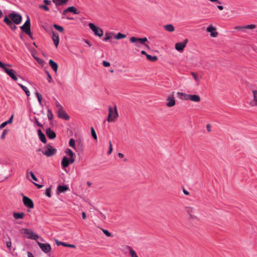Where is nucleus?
I'll list each match as a JSON object with an SVG mask.
<instances>
[{
  "mask_svg": "<svg viewBox=\"0 0 257 257\" xmlns=\"http://www.w3.org/2000/svg\"><path fill=\"white\" fill-rule=\"evenodd\" d=\"M102 65L104 67H109L110 66V63L109 62L103 61L102 62Z\"/></svg>",
  "mask_w": 257,
  "mask_h": 257,
  "instance_id": "53",
  "label": "nucleus"
},
{
  "mask_svg": "<svg viewBox=\"0 0 257 257\" xmlns=\"http://www.w3.org/2000/svg\"><path fill=\"white\" fill-rule=\"evenodd\" d=\"M235 29H237V30H242V29H244V26H236L235 27Z\"/></svg>",
  "mask_w": 257,
  "mask_h": 257,
  "instance_id": "58",
  "label": "nucleus"
},
{
  "mask_svg": "<svg viewBox=\"0 0 257 257\" xmlns=\"http://www.w3.org/2000/svg\"><path fill=\"white\" fill-rule=\"evenodd\" d=\"M68 0H53V2L57 6H61L66 4Z\"/></svg>",
  "mask_w": 257,
  "mask_h": 257,
  "instance_id": "30",
  "label": "nucleus"
},
{
  "mask_svg": "<svg viewBox=\"0 0 257 257\" xmlns=\"http://www.w3.org/2000/svg\"><path fill=\"white\" fill-rule=\"evenodd\" d=\"M47 116H48V119L50 120H51L53 119V114L52 113V112L49 109L48 110Z\"/></svg>",
  "mask_w": 257,
  "mask_h": 257,
  "instance_id": "40",
  "label": "nucleus"
},
{
  "mask_svg": "<svg viewBox=\"0 0 257 257\" xmlns=\"http://www.w3.org/2000/svg\"><path fill=\"white\" fill-rule=\"evenodd\" d=\"M117 155H118V157H119L120 158H123L124 157L123 155L121 153H118Z\"/></svg>",
  "mask_w": 257,
  "mask_h": 257,
  "instance_id": "63",
  "label": "nucleus"
},
{
  "mask_svg": "<svg viewBox=\"0 0 257 257\" xmlns=\"http://www.w3.org/2000/svg\"><path fill=\"white\" fill-rule=\"evenodd\" d=\"M75 141L73 139H71L69 140V145L70 147H72L73 149H75Z\"/></svg>",
  "mask_w": 257,
  "mask_h": 257,
  "instance_id": "41",
  "label": "nucleus"
},
{
  "mask_svg": "<svg viewBox=\"0 0 257 257\" xmlns=\"http://www.w3.org/2000/svg\"><path fill=\"white\" fill-rule=\"evenodd\" d=\"M34 184L38 188H41L43 187L42 185L38 184L37 183H34Z\"/></svg>",
  "mask_w": 257,
  "mask_h": 257,
  "instance_id": "62",
  "label": "nucleus"
},
{
  "mask_svg": "<svg viewBox=\"0 0 257 257\" xmlns=\"http://www.w3.org/2000/svg\"><path fill=\"white\" fill-rule=\"evenodd\" d=\"M35 123L37 124V125H38V126H40V127H42V124H41V123L39 122V121L38 120V119H37L36 118H35Z\"/></svg>",
  "mask_w": 257,
  "mask_h": 257,
  "instance_id": "55",
  "label": "nucleus"
},
{
  "mask_svg": "<svg viewBox=\"0 0 257 257\" xmlns=\"http://www.w3.org/2000/svg\"><path fill=\"white\" fill-rule=\"evenodd\" d=\"M14 117V115H12L11 117L9 118V119L8 121H5L3 122L0 125V130L3 128L4 127H5L8 124H10L13 121V119Z\"/></svg>",
  "mask_w": 257,
  "mask_h": 257,
  "instance_id": "26",
  "label": "nucleus"
},
{
  "mask_svg": "<svg viewBox=\"0 0 257 257\" xmlns=\"http://www.w3.org/2000/svg\"><path fill=\"white\" fill-rule=\"evenodd\" d=\"M23 201L24 205L30 208H33L34 207V203L33 201L27 196H23Z\"/></svg>",
  "mask_w": 257,
  "mask_h": 257,
  "instance_id": "13",
  "label": "nucleus"
},
{
  "mask_svg": "<svg viewBox=\"0 0 257 257\" xmlns=\"http://www.w3.org/2000/svg\"><path fill=\"white\" fill-rule=\"evenodd\" d=\"M27 253H28V257H35L33 255V253L32 252H31L30 251H28Z\"/></svg>",
  "mask_w": 257,
  "mask_h": 257,
  "instance_id": "61",
  "label": "nucleus"
},
{
  "mask_svg": "<svg viewBox=\"0 0 257 257\" xmlns=\"http://www.w3.org/2000/svg\"><path fill=\"white\" fill-rule=\"evenodd\" d=\"M118 117L116 107L115 106L114 109L111 107H109V114L107 118V121L109 122L113 121L114 119Z\"/></svg>",
  "mask_w": 257,
  "mask_h": 257,
  "instance_id": "5",
  "label": "nucleus"
},
{
  "mask_svg": "<svg viewBox=\"0 0 257 257\" xmlns=\"http://www.w3.org/2000/svg\"><path fill=\"white\" fill-rule=\"evenodd\" d=\"M131 248V246L129 245H125L122 247L121 248V252L124 254H126L127 252H129L130 249Z\"/></svg>",
  "mask_w": 257,
  "mask_h": 257,
  "instance_id": "32",
  "label": "nucleus"
},
{
  "mask_svg": "<svg viewBox=\"0 0 257 257\" xmlns=\"http://www.w3.org/2000/svg\"><path fill=\"white\" fill-rule=\"evenodd\" d=\"M66 247H71V248H76L75 245L72 244H67L66 245Z\"/></svg>",
  "mask_w": 257,
  "mask_h": 257,
  "instance_id": "56",
  "label": "nucleus"
},
{
  "mask_svg": "<svg viewBox=\"0 0 257 257\" xmlns=\"http://www.w3.org/2000/svg\"><path fill=\"white\" fill-rule=\"evenodd\" d=\"M49 63L52 69L56 73L58 69L57 64L51 59L49 60Z\"/></svg>",
  "mask_w": 257,
  "mask_h": 257,
  "instance_id": "25",
  "label": "nucleus"
},
{
  "mask_svg": "<svg viewBox=\"0 0 257 257\" xmlns=\"http://www.w3.org/2000/svg\"><path fill=\"white\" fill-rule=\"evenodd\" d=\"M58 117L65 120H68L69 119V116L64 111L63 108H60L58 111Z\"/></svg>",
  "mask_w": 257,
  "mask_h": 257,
  "instance_id": "15",
  "label": "nucleus"
},
{
  "mask_svg": "<svg viewBox=\"0 0 257 257\" xmlns=\"http://www.w3.org/2000/svg\"><path fill=\"white\" fill-rule=\"evenodd\" d=\"M56 106L58 107L59 109H60V108H63L62 106L58 101L56 102Z\"/></svg>",
  "mask_w": 257,
  "mask_h": 257,
  "instance_id": "57",
  "label": "nucleus"
},
{
  "mask_svg": "<svg viewBox=\"0 0 257 257\" xmlns=\"http://www.w3.org/2000/svg\"><path fill=\"white\" fill-rule=\"evenodd\" d=\"M91 135H92V137H93V138L94 139V140H97V135H96V134L95 132V130L93 128V127H91Z\"/></svg>",
  "mask_w": 257,
  "mask_h": 257,
  "instance_id": "39",
  "label": "nucleus"
},
{
  "mask_svg": "<svg viewBox=\"0 0 257 257\" xmlns=\"http://www.w3.org/2000/svg\"><path fill=\"white\" fill-rule=\"evenodd\" d=\"M21 233L29 239L37 240L39 238V236L30 229L22 228L21 230Z\"/></svg>",
  "mask_w": 257,
  "mask_h": 257,
  "instance_id": "1",
  "label": "nucleus"
},
{
  "mask_svg": "<svg viewBox=\"0 0 257 257\" xmlns=\"http://www.w3.org/2000/svg\"><path fill=\"white\" fill-rule=\"evenodd\" d=\"M183 193L186 195H189L190 194V193L185 189H183Z\"/></svg>",
  "mask_w": 257,
  "mask_h": 257,
  "instance_id": "60",
  "label": "nucleus"
},
{
  "mask_svg": "<svg viewBox=\"0 0 257 257\" xmlns=\"http://www.w3.org/2000/svg\"><path fill=\"white\" fill-rule=\"evenodd\" d=\"M46 134L47 136L50 139H54L56 137L55 133L54 131H53L50 128H48L46 130Z\"/></svg>",
  "mask_w": 257,
  "mask_h": 257,
  "instance_id": "20",
  "label": "nucleus"
},
{
  "mask_svg": "<svg viewBox=\"0 0 257 257\" xmlns=\"http://www.w3.org/2000/svg\"><path fill=\"white\" fill-rule=\"evenodd\" d=\"M112 151V144L111 142L110 141L109 142V150L108 151V154H110Z\"/></svg>",
  "mask_w": 257,
  "mask_h": 257,
  "instance_id": "49",
  "label": "nucleus"
},
{
  "mask_svg": "<svg viewBox=\"0 0 257 257\" xmlns=\"http://www.w3.org/2000/svg\"><path fill=\"white\" fill-rule=\"evenodd\" d=\"M18 85L22 88V89L25 91L27 96H29L30 95V92L28 89L23 85L19 83Z\"/></svg>",
  "mask_w": 257,
  "mask_h": 257,
  "instance_id": "35",
  "label": "nucleus"
},
{
  "mask_svg": "<svg viewBox=\"0 0 257 257\" xmlns=\"http://www.w3.org/2000/svg\"><path fill=\"white\" fill-rule=\"evenodd\" d=\"M24 216L25 213L24 212H14L13 213V216L16 219H23L24 217Z\"/></svg>",
  "mask_w": 257,
  "mask_h": 257,
  "instance_id": "27",
  "label": "nucleus"
},
{
  "mask_svg": "<svg viewBox=\"0 0 257 257\" xmlns=\"http://www.w3.org/2000/svg\"><path fill=\"white\" fill-rule=\"evenodd\" d=\"M6 66L11 67L12 65L10 64H4V67H1L3 68L5 72L14 81H17L18 78L15 74V72L13 69H8Z\"/></svg>",
  "mask_w": 257,
  "mask_h": 257,
  "instance_id": "3",
  "label": "nucleus"
},
{
  "mask_svg": "<svg viewBox=\"0 0 257 257\" xmlns=\"http://www.w3.org/2000/svg\"><path fill=\"white\" fill-rule=\"evenodd\" d=\"M74 162H71V159H68L67 157H64L62 160L61 165L63 168L67 167L70 164H72Z\"/></svg>",
  "mask_w": 257,
  "mask_h": 257,
  "instance_id": "19",
  "label": "nucleus"
},
{
  "mask_svg": "<svg viewBox=\"0 0 257 257\" xmlns=\"http://www.w3.org/2000/svg\"><path fill=\"white\" fill-rule=\"evenodd\" d=\"M167 101L168 102L166 103V106L168 107H173L176 104V101L173 95L168 96L167 98Z\"/></svg>",
  "mask_w": 257,
  "mask_h": 257,
  "instance_id": "17",
  "label": "nucleus"
},
{
  "mask_svg": "<svg viewBox=\"0 0 257 257\" xmlns=\"http://www.w3.org/2000/svg\"><path fill=\"white\" fill-rule=\"evenodd\" d=\"M35 94L37 97V98H38L39 103L41 104V102H42V95L38 92H36Z\"/></svg>",
  "mask_w": 257,
  "mask_h": 257,
  "instance_id": "43",
  "label": "nucleus"
},
{
  "mask_svg": "<svg viewBox=\"0 0 257 257\" xmlns=\"http://www.w3.org/2000/svg\"><path fill=\"white\" fill-rule=\"evenodd\" d=\"M65 153L70 157L71 162L75 161V154L70 149H67L65 151Z\"/></svg>",
  "mask_w": 257,
  "mask_h": 257,
  "instance_id": "23",
  "label": "nucleus"
},
{
  "mask_svg": "<svg viewBox=\"0 0 257 257\" xmlns=\"http://www.w3.org/2000/svg\"><path fill=\"white\" fill-rule=\"evenodd\" d=\"M89 28L93 32L94 35L99 37H101L103 35V31L101 28L96 26L94 24L90 23L88 24Z\"/></svg>",
  "mask_w": 257,
  "mask_h": 257,
  "instance_id": "2",
  "label": "nucleus"
},
{
  "mask_svg": "<svg viewBox=\"0 0 257 257\" xmlns=\"http://www.w3.org/2000/svg\"><path fill=\"white\" fill-rule=\"evenodd\" d=\"M102 231L107 236L110 237L111 236V233L107 230L102 229Z\"/></svg>",
  "mask_w": 257,
  "mask_h": 257,
  "instance_id": "50",
  "label": "nucleus"
},
{
  "mask_svg": "<svg viewBox=\"0 0 257 257\" xmlns=\"http://www.w3.org/2000/svg\"><path fill=\"white\" fill-rule=\"evenodd\" d=\"M44 3L47 5H49L51 4V2L49 0H44Z\"/></svg>",
  "mask_w": 257,
  "mask_h": 257,
  "instance_id": "59",
  "label": "nucleus"
},
{
  "mask_svg": "<svg viewBox=\"0 0 257 257\" xmlns=\"http://www.w3.org/2000/svg\"><path fill=\"white\" fill-rule=\"evenodd\" d=\"M128 253L131 257H138L136 251L132 247Z\"/></svg>",
  "mask_w": 257,
  "mask_h": 257,
  "instance_id": "37",
  "label": "nucleus"
},
{
  "mask_svg": "<svg viewBox=\"0 0 257 257\" xmlns=\"http://www.w3.org/2000/svg\"><path fill=\"white\" fill-rule=\"evenodd\" d=\"M187 98L188 100H191L194 102H199L201 100L200 96L197 94H189Z\"/></svg>",
  "mask_w": 257,
  "mask_h": 257,
  "instance_id": "18",
  "label": "nucleus"
},
{
  "mask_svg": "<svg viewBox=\"0 0 257 257\" xmlns=\"http://www.w3.org/2000/svg\"><path fill=\"white\" fill-rule=\"evenodd\" d=\"M4 22L13 30H15L17 28V27L14 24V23L8 17V16H5L4 19Z\"/></svg>",
  "mask_w": 257,
  "mask_h": 257,
  "instance_id": "14",
  "label": "nucleus"
},
{
  "mask_svg": "<svg viewBox=\"0 0 257 257\" xmlns=\"http://www.w3.org/2000/svg\"><path fill=\"white\" fill-rule=\"evenodd\" d=\"M52 40L55 46L57 48L59 43V35L57 33L53 32L52 34Z\"/></svg>",
  "mask_w": 257,
  "mask_h": 257,
  "instance_id": "22",
  "label": "nucleus"
},
{
  "mask_svg": "<svg viewBox=\"0 0 257 257\" xmlns=\"http://www.w3.org/2000/svg\"><path fill=\"white\" fill-rule=\"evenodd\" d=\"M38 244L42 250L45 253H48L51 250V247L48 243H43L38 242Z\"/></svg>",
  "mask_w": 257,
  "mask_h": 257,
  "instance_id": "12",
  "label": "nucleus"
},
{
  "mask_svg": "<svg viewBox=\"0 0 257 257\" xmlns=\"http://www.w3.org/2000/svg\"><path fill=\"white\" fill-rule=\"evenodd\" d=\"M177 95L179 98L181 99L185 100H188V96L189 94H186L183 92H177Z\"/></svg>",
  "mask_w": 257,
  "mask_h": 257,
  "instance_id": "28",
  "label": "nucleus"
},
{
  "mask_svg": "<svg viewBox=\"0 0 257 257\" xmlns=\"http://www.w3.org/2000/svg\"><path fill=\"white\" fill-rule=\"evenodd\" d=\"M45 194L46 196H47L49 197H50L51 196V188H47L46 189Z\"/></svg>",
  "mask_w": 257,
  "mask_h": 257,
  "instance_id": "45",
  "label": "nucleus"
},
{
  "mask_svg": "<svg viewBox=\"0 0 257 257\" xmlns=\"http://www.w3.org/2000/svg\"><path fill=\"white\" fill-rule=\"evenodd\" d=\"M39 8L40 9L44 10L45 11H46L47 12H48L50 10L49 8L46 5H40Z\"/></svg>",
  "mask_w": 257,
  "mask_h": 257,
  "instance_id": "47",
  "label": "nucleus"
},
{
  "mask_svg": "<svg viewBox=\"0 0 257 257\" xmlns=\"http://www.w3.org/2000/svg\"><path fill=\"white\" fill-rule=\"evenodd\" d=\"M38 134L39 139L41 141V142L44 144L46 143L47 140L45 136L41 131V130H39L38 131Z\"/></svg>",
  "mask_w": 257,
  "mask_h": 257,
  "instance_id": "24",
  "label": "nucleus"
},
{
  "mask_svg": "<svg viewBox=\"0 0 257 257\" xmlns=\"http://www.w3.org/2000/svg\"><path fill=\"white\" fill-rule=\"evenodd\" d=\"M251 92L252 99L249 104L251 107L257 108V90L253 89Z\"/></svg>",
  "mask_w": 257,
  "mask_h": 257,
  "instance_id": "9",
  "label": "nucleus"
},
{
  "mask_svg": "<svg viewBox=\"0 0 257 257\" xmlns=\"http://www.w3.org/2000/svg\"><path fill=\"white\" fill-rule=\"evenodd\" d=\"M188 40L185 39L182 43H177L175 44V49L178 51H182L186 46Z\"/></svg>",
  "mask_w": 257,
  "mask_h": 257,
  "instance_id": "16",
  "label": "nucleus"
},
{
  "mask_svg": "<svg viewBox=\"0 0 257 257\" xmlns=\"http://www.w3.org/2000/svg\"><path fill=\"white\" fill-rule=\"evenodd\" d=\"M185 210L189 216V218L192 219H197V216L195 213V209L193 207L188 206L185 208Z\"/></svg>",
  "mask_w": 257,
  "mask_h": 257,
  "instance_id": "10",
  "label": "nucleus"
},
{
  "mask_svg": "<svg viewBox=\"0 0 257 257\" xmlns=\"http://www.w3.org/2000/svg\"><path fill=\"white\" fill-rule=\"evenodd\" d=\"M126 38V35L120 33H118L114 36V38L116 40L124 39Z\"/></svg>",
  "mask_w": 257,
  "mask_h": 257,
  "instance_id": "36",
  "label": "nucleus"
},
{
  "mask_svg": "<svg viewBox=\"0 0 257 257\" xmlns=\"http://www.w3.org/2000/svg\"><path fill=\"white\" fill-rule=\"evenodd\" d=\"M68 189H69L68 187H67L66 186H61V185H59L58 187V188H57V190L59 192H65V191L68 190Z\"/></svg>",
  "mask_w": 257,
  "mask_h": 257,
  "instance_id": "31",
  "label": "nucleus"
},
{
  "mask_svg": "<svg viewBox=\"0 0 257 257\" xmlns=\"http://www.w3.org/2000/svg\"><path fill=\"white\" fill-rule=\"evenodd\" d=\"M255 28V26L254 25H247L245 26H244V29H253Z\"/></svg>",
  "mask_w": 257,
  "mask_h": 257,
  "instance_id": "48",
  "label": "nucleus"
},
{
  "mask_svg": "<svg viewBox=\"0 0 257 257\" xmlns=\"http://www.w3.org/2000/svg\"><path fill=\"white\" fill-rule=\"evenodd\" d=\"M130 41L131 43H135L136 45L139 46L138 45V43H140L142 45H145V43L148 41V39L146 37L141 38L132 37L130 38Z\"/></svg>",
  "mask_w": 257,
  "mask_h": 257,
  "instance_id": "8",
  "label": "nucleus"
},
{
  "mask_svg": "<svg viewBox=\"0 0 257 257\" xmlns=\"http://www.w3.org/2000/svg\"><path fill=\"white\" fill-rule=\"evenodd\" d=\"M21 29L26 34L29 35H31V23L29 17L25 24L21 27Z\"/></svg>",
  "mask_w": 257,
  "mask_h": 257,
  "instance_id": "7",
  "label": "nucleus"
},
{
  "mask_svg": "<svg viewBox=\"0 0 257 257\" xmlns=\"http://www.w3.org/2000/svg\"><path fill=\"white\" fill-rule=\"evenodd\" d=\"M30 174L32 177V178L35 181H37V179L36 178V177L35 176L34 174L33 173V172H30Z\"/></svg>",
  "mask_w": 257,
  "mask_h": 257,
  "instance_id": "52",
  "label": "nucleus"
},
{
  "mask_svg": "<svg viewBox=\"0 0 257 257\" xmlns=\"http://www.w3.org/2000/svg\"><path fill=\"white\" fill-rule=\"evenodd\" d=\"M53 27L60 32L63 33L64 32V28L60 26L54 24L53 25Z\"/></svg>",
  "mask_w": 257,
  "mask_h": 257,
  "instance_id": "38",
  "label": "nucleus"
},
{
  "mask_svg": "<svg viewBox=\"0 0 257 257\" xmlns=\"http://www.w3.org/2000/svg\"><path fill=\"white\" fill-rule=\"evenodd\" d=\"M57 152V150L52 147L50 145H47L46 150L43 152V154L47 157H51L54 156Z\"/></svg>",
  "mask_w": 257,
  "mask_h": 257,
  "instance_id": "6",
  "label": "nucleus"
},
{
  "mask_svg": "<svg viewBox=\"0 0 257 257\" xmlns=\"http://www.w3.org/2000/svg\"><path fill=\"white\" fill-rule=\"evenodd\" d=\"M8 17L16 25L19 24L22 21V16L15 12L10 13Z\"/></svg>",
  "mask_w": 257,
  "mask_h": 257,
  "instance_id": "4",
  "label": "nucleus"
},
{
  "mask_svg": "<svg viewBox=\"0 0 257 257\" xmlns=\"http://www.w3.org/2000/svg\"><path fill=\"white\" fill-rule=\"evenodd\" d=\"M68 12H72L73 13L75 14H79V12L77 11V10L74 7H69L68 8H67L66 10H65L63 12L62 14L63 15H66V14Z\"/></svg>",
  "mask_w": 257,
  "mask_h": 257,
  "instance_id": "21",
  "label": "nucleus"
},
{
  "mask_svg": "<svg viewBox=\"0 0 257 257\" xmlns=\"http://www.w3.org/2000/svg\"><path fill=\"white\" fill-rule=\"evenodd\" d=\"M8 133V130H4L3 131V132L2 134V135H1V139H3V140L5 139V136Z\"/></svg>",
  "mask_w": 257,
  "mask_h": 257,
  "instance_id": "46",
  "label": "nucleus"
},
{
  "mask_svg": "<svg viewBox=\"0 0 257 257\" xmlns=\"http://www.w3.org/2000/svg\"><path fill=\"white\" fill-rule=\"evenodd\" d=\"M191 74L192 75V76H193V78L194 79V80H195V81L197 83H199V78H198V76H197V75L193 72H192Z\"/></svg>",
  "mask_w": 257,
  "mask_h": 257,
  "instance_id": "44",
  "label": "nucleus"
},
{
  "mask_svg": "<svg viewBox=\"0 0 257 257\" xmlns=\"http://www.w3.org/2000/svg\"><path fill=\"white\" fill-rule=\"evenodd\" d=\"M164 28L168 32H172L174 31V27L172 24H168L164 26Z\"/></svg>",
  "mask_w": 257,
  "mask_h": 257,
  "instance_id": "29",
  "label": "nucleus"
},
{
  "mask_svg": "<svg viewBox=\"0 0 257 257\" xmlns=\"http://www.w3.org/2000/svg\"><path fill=\"white\" fill-rule=\"evenodd\" d=\"M6 245H7V247L11 249V247L12 246V242L10 239L9 241H6Z\"/></svg>",
  "mask_w": 257,
  "mask_h": 257,
  "instance_id": "54",
  "label": "nucleus"
},
{
  "mask_svg": "<svg viewBox=\"0 0 257 257\" xmlns=\"http://www.w3.org/2000/svg\"><path fill=\"white\" fill-rule=\"evenodd\" d=\"M206 31L208 33H210V36L213 38L217 37L218 35V33L216 30V28L213 26L212 25H209L206 28Z\"/></svg>",
  "mask_w": 257,
  "mask_h": 257,
  "instance_id": "11",
  "label": "nucleus"
},
{
  "mask_svg": "<svg viewBox=\"0 0 257 257\" xmlns=\"http://www.w3.org/2000/svg\"><path fill=\"white\" fill-rule=\"evenodd\" d=\"M113 35V34L112 33H106L105 34V37L103 38V40L104 41H108L112 38Z\"/></svg>",
  "mask_w": 257,
  "mask_h": 257,
  "instance_id": "34",
  "label": "nucleus"
},
{
  "mask_svg": "<svg viewBox=\"0 0 257 257\" xmlns=\"http://www.w3.org/2000/svg\"><path fill=\"white\" fill-rule=\"evenodd\" d=\"M46 73L47 75V76H48V81L49 82H51L52 81V77L51 76V75L50 74V73H49V72H48L47 71H46Z\"/></svg>",
  "mask_w": 257,
  "mask_h": 257,
  "instance_id": "51",
  "label": "nucleus"
},
{
  "mask_svg": "<svg viewBox=\"0 0 257 257\" xmlns=\"http://www.w3.org/2000/svg\"><path fill=\"white\" fill-rule=\"evenodd\" d=\"M55 241L56 244L57 245H61L66 247L67 243L64 242L60 241L58 240L57 239H55Z\"/></svg>",
  "mask_w": 257,
  "mask_h": 257,
  "instance_id": "42",
  "label": "nucleus"
},
{
  "mask_svg": "<svg viewBox=\"0 0 257 257\" xmlns=\"http://www.w3.org/2000/svg\"><path fill=\"white\" fill-rule=\"evenodd\" d=\"M82 216L83 219H85L86 218V214L84 212H82Z\"/></svg>",
  "mask_w": 257,
  "mask_h": 257,
  "instance_id": "64",
  "label": "nucleus"
},
{
  "mask_svg": "<svg viewBox=\"0 0 257 257\" xmlns=\"http://www.w3.org/2000/svg\"><path fill=\"white\" fill-rule=\"evenodd\" d=\"M147 59L152 62H155L158 60V57L156 56H151L149 54H146Z\"/></svg>",
  "mask_w": 257,
  "mask_h": 257,
  "instance_id": "33",
  "label": "nucleus"
}]
</instances>
